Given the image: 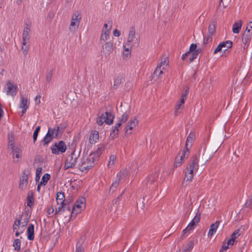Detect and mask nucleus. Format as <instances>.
Returning <instances> with one entry per match:
<instances>
[{
    "instance_id": "51",
    "label": "nucleus",
    "mask_w": 252,
    "mask_h": 252,
    "mask_svg": "<svg viewBox=\"0 0 252 252\" xmlns=\"http://www.w3.org/2000/svg\"><path fill=\"white\" fill-rule=\"evenodd\" d=\"M240 235V230L239 229H236L234 231V232L231 234V238L232 239H234L235 240V239L238 237Z\"/></svg>"
},
{
    "instance_id": "30",
    "label": "nucleus",
    "mask_w": 252,
    "mask_h": 252,
    "mask_svg": "<svg viewBox=\"0 0 252 252\" xmlns=\"http://www.w3.org/2000/svg\"><path fill=\"white\" fill-rule=\"evenodd\" d=\"M242 25V22L239 20L236 22L233 25L232 31L234 33H238L239 32Z\"/></svg>"
},
{
    "instance_id": "12",
    "label": "nucleus",
    "mask_w": 252,
    "mask_h": 252,
    "mask_svg": "<svg viewBox=\"0 0 252 252\" xmlns=\"http://www.w3.org/2000/svg\"><path fill=\"white\" fill-rule=\"evenodd\" d=\"M111 29V26H109L107 24L103 25L100 39L101 42H106L109 38Z\"/></svg>"
},
{
    "instance_id": "8",
    "label": "nucleus",
    "mask_w": 252,
    "mask_h": 252,
    "mask_svg": "<svg viewBox=\"0 0 252 252\" xmlns=\"http://www.w3.org/2000/svg\"><path fill=\"white\" fill-rule=\"evenodd\" d=\"M114 50V45L112 41L106 42L102 46V56L105 58L108 57Z\"/></svg>"
},
{
    "instance_id": "45",
    "label": "nucleus",
    "mask_w": 252,
    "mask_h": 252,
    "mask_svg": "<svg viewBox=\"0 0 252 252\" xmlns=\"http://www.w3.org/2000/svg\"><path fill=\"white\" fill-rule=\"evenodd\" d=\"M77 158H76V157L74 158V160L71 163H69V162H67L66 161V162H65V165H64L65 169H68L70 167H72L73 166H74L75 164H76V163L77 162Z\"/></svg>"
},
{
    "instance_id": "35",
    "label": "nucleus",
    "mask_w": 252,
    "mask_h": 252,
    "mask_svg": "<svg viewBox=\"0 0 252 252\" xmlns=\"http://www.w3.org/2000/svg\"><path fill=\"white\" fill-rule=\"evenodd\" d=\"M128 175H129L128 171L126 169H125L123 170V171L120 172L118 174L117 177L118 178L119 181H120V180L126 177V176H127Z\"/></svg>"
},
{
    "instance_id": "6",
    "label": "nucleus",
    "mask_w": 252,
    "mask_h": 252,
    "mask_svg": "<svg viewBox=\"0 0 252 252\" xmlns=\"http://www.w3.org/2000/svg\"><path fill=\"white\" fill-rule=\"evenodd\" d=\"M58 132L56 131L55 128L48 127V131L42 140L44 143L43 146H47L54 138H58Z\"/></svg>"
},
{
    "instance_id": "47",
    "label": "nucleus",
    "mask_w": 252,
    "mask_h": 252,
    "mask_svg": "<svg viewBox=\"0 0 252 252\" xmlns=\"http://www.w3.org/2000/svg\"><path fill=\"white\" fill-rule=\"evenodd\" d=\"M42 168L41 167H38L36 169V173H35V181L36 182L38 181L40 178V174L42 173Z\"/></svg>"
},
{
    "instance_id": "41",
    "label": "nucleus",
    "mask_w": 252,
    "mask_h": 252,
    "mask_svg": "<svg viewBox=\"0 0 252 252\" xmlns=\"http://www.w3.org/2000/svg\"><path fill=\"white\" fill-rule=\"evenodd\" d=\"M86 208V199L84 197L80 198V212Z\"/></svg>"
},
{
    "instance_id": "3",
    "label": "nucleus",
    "mask_w": 252,
    "mask_h": 252,
    "mask_svg": "<svg viewBox=\"0 0 252 252\" xmlns=\"http://www.w3.org/2000/svg\"><path fill=\"white\" fill-rule=\"evenodd\" d=\"M90 157V154H86L83 156L82 158V164L81 165V168H80V170L82 172H87L91 168H92L94 166V161L95 160H90L89 158Z\"/></svg>"
},
{
    "instance_id": "57",
    "label": "nucleus",
    "mask_w": 252,
    "mask_h": 252,
    "mask_svg": "<svg viewBox=\"0 0 252 252\" xmlns=\"http://www.w3.org/2000/svg\"><path fill=\"white\" fill-rule=\"evenodd\" d=\"M222 46L221 44V43H220L218 46L215 49V51H214V54H216L217 53L221 51L222 49Z\"/></svg>"
},
{
    "instance_id": "11",
    "label": "nucleus",
    "mask_w": 252,
    "mask_h": 252,
    "mask_svg": "<svg viewBox=\"0 0 252 252\" xmlns=\"http://www.w3.org/2000/svg\"><path fill=\"white\" fill-rule=\"evenodd\" d=\"M200 213L198 212H197L194 218L192 220L191 222L189 224L187 227L183 230V234L187 233H189L190 231L193 229L195 226L198 223L200 219Z\"/></svg>"
},
{
    "instance_id": "7",
    "label": "nucleus",
    "mask_w": 252,
    "mask_h": 252,
    "mask_svg": "<svg viewBox=\"0 0 252 252\" xmlns=\"http://www.w3.org/2000/svg\"><path fill=\"white\" fill-rule=\"evenodd\" d=\"M51 150L53 154L59 155L60 153H63L66 151V146L65 142L61 140L58 143L55 142L51 148Z\"/></svg>"
},
{
    "instance_id": "46",
    "label": "nucleus",
    "mask_w": 252,
    "mask_h": 252,
    "mask_svg": "<svg viewBox=\"0 0 252 252\" xmlns=\"http://www.w3.org/2000/svg\"><path fill=\"white\" fill-rule=\"evenodd\" d=\"M27 42H25V44L24 45L23 41H22V46L21 48V50H22L23 54L24 55H26L28 54V52L29 51V46H28V45H27Z\"/></svg>"
},
{
    "instance_id": "18",
    "label": "nucleus",
    "mask_w": 252,
    "mask_h": 252,
    "mask_svg": "<svg viewBox=\"0 0 252 252\" xmlns=\"http://www.w3.org/2000/svg\"><path fill=\"white\" fill-rule=\"evenodd\" d=\"M99 139V132L96 130H92L90 134L89 141L90 144H94Z\"/></svg>"
},
{
    "instance_id": "1",
    "label": "nucleus",
    "mask_w": 252,
    "mask_h": 252,
    "mask_svg": "<svg viewBox=\"0 0 252 252\" xmlns=\"http://www.w3.org/2000/svg\"><path fill=\"white\" fill-rule=\"evenodd\" d=\"M198 158L196 157H194L187 165L182 183L184 186L187 185V182L190 183L192 181L194 175L198 169Z\"/></svg>"
},
{
    "instance_id": "27",
    "label": "nucleus",
    "mask_w": 252,
    "mask_h": 252,
    "mask_svg": "<svg viewBox=\"0 0 252 252\" xmlns=\"http://www.w3.org/2000/svg\"><path fill=\"white\" fill-rule=\"evenodd\" d=\"M219 224L220 221H216L215 222L211 224L208 232V236H212L216 232Z\"/></svg>"
},
{
    "instance_id": "17",
    "label": "nucleus",
    "mask_w": 252,
    "mask_h": 252,
    "mask_svg": "<svg viewBox=\"0 0 252 252\" xmlns=\"http://www.w3.org/2000/svg\"><path fill=\"white\" fill-rule=\"evenodd\" d=\"M26 26L24 28L22 35L24 45L25 44V42H28L29 41V33L31 32L30 25L26 23Z\"/></svg>"
},
{
    "instance_id": "26",
    "label": "nucleus",
    "mask_w": 252,
    "mask_h": 252,
    "mask_svg": "<svg viewBox=\"0 0 252 252\" xmlns=\"http://www.w3.org/2000/svg\"><path fill=\"white\" fill-rule=\"evenodd\" d=\"M78 16H79V14H78L77 15L76 13H74L72 16V20H71L70 25L69 27V30L71 32H74L76 29L75 21H78V19H79L78 18Z\"/></svg>"
},
{
    "instance_id": "36",
    "label": "nucleus",
    "mask_w": 252,
    "mask_h": 252,
    "mask_svg": "<svg viewBox=\"0 0 252 252\" xmlns=\"http://www.w3.org/2000/svg\"><path fill=\"white\" fill-rule=\"evenodd\" d=\"M66 126L63 125L62 124H60V125L57 126L56 127H55L56 131L58 132V135H60V136L62 135V134L63 133L64 130L65 128H66Z\"/></svg>"
},
{
    "instance_id": "42",
    "label": "nucleus",
    "mask_w": 252,
    "mask_h": 252,
    "mask_svg": "<svg viewBox=\"0 0 252 252\" xmlns=\"http://www.w3.org/2000/svg\"><path fill=\"white\" fill-rule=\"evenodd\" d=\"M223 50L225 51L227 48H230L232 47V42L229 40H227L224 42L221 43Z\"/></svg>"
},
{
    "instance_id": "4",
    "label": "nucleus",
    "mask_w": 252,
    "mask_h": 252,
    "mask_svg": "<svg viewBox=\"0 0 252 252\" xmlns=\"http://www.w3.org/2000/svg\"><path fill=\"white\" fill-rule=\"evenodd\" d=\"M113 115L108 112H106L98 117L96 122L99 126H102L104 123L110 125L113 123Z\"/></svg>"
},
{
    "instance_id": "60",
    "label": "nucleus",
    "mask_w": 252,
    "mask_h": 252,
    "mask_svg": "<svg viewBox=\"0 0 252 252\" xmlns=\"http://www.w3.org/2000/svg\"><path fill=\"white\" fill-rule=\"evenodd\" d=\"M113 35L115 37H119L120 36L121 33L117 29H115L113 32Z\"/></svg>"
},
{
    "instance_id": "37",
    "label": "nucleus",
    "mask_w": 252,
    "mask_h": 252,
    "mask_svg": "<svg viewBox=\"0 0 252 252\" xmlns=\"http://www.w3.org/2000/svg\"><path fill=\"white\" fill-rule=\"evenodd\" d=\"M51 178V176L48 173H45L43 175V176L42 177L41 181H40V183H42V184L44 186L46 185L47 183H48V181L49 180V179Z\"/></svg>"
},
{
    "instance_id": "19",
    "label": "nucleus",
    "mask_w": 252,
    "mask_h": 252,
    "mask_svg": "<svg viewBox=\"0 0 252 252\" xmlns=\"http://www.w3.org/2000/svg\"><path fill=\"white\" fill-rule=\"evenodd\" d=\"M27 238L29 240H33L34 238V225L30 223L27 230Z\"/></svg>"
},
{
    "instance_id": "2",
    "label": "nucleus",
    "mask_w": 252,
    "mask_h": 252,
    "mask_svg": "<svg viewBox=\"0 0 252 252\" xmlns=\"http://www.w3.org/2000/svg\"><path fill=\"white\" fill-rule=\"evenodd\" d=\"M199 50L197 49L196 44L192 43L189 47V51L182 55V59L183 60H186L187 57H189V62H192L197 58Z\"/></svg>"
},
{
    "instance_id": "29",
    "label": "nucleus",
    "mask_w": 252,
    "mask_h": 252,
    "mask_svg": "<svg viewBox=\"0 0 252 252\" xmlns=\"http://www.w3.org/2000/svg\"><path fill=\"white\" fill-rule=\"evenodd\" d=\"M76 208L79 209V198L76 200L73 206L69 219L70 220H72L73 218H75L78 214V212L76 211Z\"/></svg>"
},
{
    "instance_id": "32",
    "label": "nucleus",
    "mask_w": 252,
    "mask_h": 252,
    "mask_svg": "<svg viewBox=\"0 0 252 252\" xmlns=\"http://www.w3.org/2000/svg\"><path fill=\"white\" fill-rule=\"evenodd\" d=\"M116 161V157L115 155H111L109 157L107 166L109 168L113 167Z\"/></svg>"
},
{
    "instance_id": "21",
    "label": "nucleus",
    "mask_w": 252,
    "mask_h": 252,
    "mask_svg": "<svg viewBox=\"0 0 252 252\" xmlns=\"http://www.w3.org/2000/svg\"><path fill=\"white\" fill-rule=\"evenodd\" d=\"M124 51L123 52V58L125 59L129 58L131 55L132 46L127 45L126 44H123Z\"/></svg>"
},
{
    "instance_id": "13",
    "label": "nucleus",
    "mask_w": 252,
    "mask_h": 252,
    "mask_svg": "<svg viewBox=\"0 0 252 252\" xmlns=\"http://www.w3.org/2000/svg\"><path fill=\"white\" fill-rule=\"evenodd\" d=\"M188 93L189 89H187L185 90V92L181 94V98L180 100L177 102L175 106L176 112H178L179 109H182L183 107L185 100L187 98V95H188Z\"/></svg>"
},
{
    "instance_id": "49",
    "label": "nucleus",
    "mask_w": 252,
    "mask_h": 252,
    "mask_svg": "<svg viewBox=\"0 0 252 252\" xmlns=\"http://www.w3.org/2000/svg\"><path fill=\"white\" fill-rule=\"evenodd\" d=\"M128 117V115L127 113H125L122 115L119 121L122 124L125 123L127 120Z\"/></svg>"
},
{
    "instance_id": "43",
    "label": "nucleus",
    "mask_w": 252,
    "mask_h": 252,
    "mask_svg": "<svg viewBox=\"0 0 252 252\" xmlns=\"http://www.w3.org/2000/svg\"><path fill=\"white\" fill-rule=\"evenodd\" d=\"M40 130V126H37L36 127L34 132H33V143H34L37 140V136H38V133L39 132Z\"/></svg>"
},
{
    "instance_id": "20",
    "label": "nucleus",
    "mask_w": 252,
    "mask_h": 252,
    "mask_svg": "<svg viewBox=\"0 0 252 252\" xmlns=\"http://www.w3.org/2000/svg\"><path fill=\"white\" fill-rule=\"evenodd\" d=\"M188 156V151H183L182 155L180 156L179 158H176L174 163V165L176 167L180 166L183 163L184 159L187 158Z\"/></svg>"
},
{
    "instance_id": "34",
    "label": "nucleus",
    "mask_w": 252,
    "mask_h": 252,
    "mask_svg": "<svg viewBox=\"0 0 252 252\" xmlns=\"http://www.w3.org/2000/svg\"><path fill=\"white\" fill-rule=\"evenodd\" d=\"M22 239V237H20V239H16L14 240L13 243V246L14 248V250L16 251H19L21 249V240Z\"/></svg>"
},
{
    "instance_id": "48",
    "label": "nucleus",
    "mask_w": 252,
    "mask_h": 252,
    "mask_svg": "<svg viewBox=\"0 0 252 252\" xmlns=\"http://www.w3.org/2000/svg\"><path fill=\"white\" fill-rule=\"evenodd\" d=\"M163 70H164L161 69L160 68L157 66L154 71V75H156L158 77H159L161 75L163 74Z\"/></svg>"
},
{
    "instance_id": "40",
    "label": "nucleus",
    "mask_w": 252,
    "mask_h": 252,
    "mask_svg": "<svg viewBox=\"0 0 252 252\" xmlns=\"http://www.w3.org/2000/svg\"><path fill=\"white\" fill-rule=\"evenodd\" d=\"M29 104V102H28V100L24 98V97L21 95V103H20V108H23L24 106H26V107H29L28 105Z\"/></svg>"
},
{
    "instance_id": "22",
    "label": "nucleus",
    "mask_w": 252,
    "mask_h": 252,
    "mask_svg": "<svg viewBox=\"0 0 252 252\" xmlns=\"http://www.w3.org/2000/svg\"><path fill=\"white\" fill-rule=\"evenodd\" d=\"M195 138V134L193 132H190L188 136L186 143V148L187 151L191 147L193 141L194 140Z\"/></svg>"
},
{
    "instance_id": "53",
    "label": "nucleus",
    "mask_w": 252,
    "mask_h": 252,
    "mask_svg": "<svg viewBox=\"0 0 252 252\" xmlns=\"http://www.w3.org/2000/svg\"><path fill=\"white\" fill-rule=\"evenodd\" d=\"M75 152V150H74L71 154L70 156H69L66 158V161L69 162V163H71L74 160V158L73 157V155H74Z\"/></svg>"
},
{
    "instance_id": "38",
    "label": "nucleus",
    "mask_w": 252,
    "mask_h": 252,
    "mask_svg": "<svg viewBox=\"0 0 252 252\" xmlns=\"http://www.w3.org/2000/svg\"><path fill=\"white\" fill-rule=\"evenodd\" d=\"M67 204H64L63 202H61L60 206L57 209H56L55 215H58L60 214L61 212H63L65 211V207Z\"/></svg>"
},
{
    "instance_id": "39",
    "label": "nucleus",
    "mask_w": 252,
    "mask_h": 252,
    "mask_svg": "<svg viewBox=\"0 0 252 252\" xmlns=\"http://www.w3.org/2000/svg\"><path fill=\"white\" fill-rule=\"evenodd\" d=\"M123 124L120 122L119 121L116 125L115 126V129L113 130L112 133H111V136L112 137V138H114V136L118 135V128L121 126Z\"/></svg>"
},
{
    "instance_id": "24",
    "label": "nucleus",
    "mask_w": 252,
    "mask_h": 252,
    "mask_svg": "<svg viewBox=\"0 0 252 252\" xmlns=\"http://www.w3.org/2000/svg\"><path fill=\"white\" fill-rule=\"evenodd\" d=\"M27 206L30 207H32L34 203L33 192L32 190L30 191L28 193L27 197Z\"/></svg>"
},
{
    "instance_id": "15",
    "label": "nucleus",
    "mask_w": 252,
    "mask_h": 252,
    "mask_svg": "<svg viewBox=\"0 0 252 252\" xmlns=\"http://www.w3.org/2000/svg\"><path fill=\"white\" fill-rule=\"evenodd\" d=\"M104 149L105 147L103 145H99L96 151L89 153L90 154V158L89 159L90 160H92V161L97 159L104 150Z\"/></svg>"
},
{
    "instance_id": "31",
    "label": "nucleus",
    "mask_w": 252,
    "mask_h": 252,
    "mask_svg": "<svg viewBox=\"0 0 252 252\" xmlns=\"http://www.w3.org/2000/svg\"><path fill=\"white\" fill-rule=\"evenodd\" d=\"M12 150V152L13 154V158H19L20 157V154L22 153V151L20 148L19 146H15L13 148H10Z\"/></svg>"
},
{
    "instance_id": "9",
    "label": "nucleus",
    "mask_w": 252,
    "mask_h": 252,
    "mask_svg": "<svg viewBox=\"0 0 252 252\" xmlns=\"http://www.w3.org/2000/svg\"><path fill=\"white\" fill-rule=\"evenodd\" d=\"M252 38V22H250L247 26L245 31L242 36L243 43L246 44Z\"/></svg>"
},
{
    "instance_id": "16",
    "label": "nucleus",
    "mask_w": 252,
    "mask_h": 252,
    "mask_svg": "<svg viewBox=\"0 0 252 252\" xmlns=\"http://www.w3.org/2000/svg\"><path fill=\"white\" fill-rule=\"evenodd\" d=\"M7 86V94L15 96L16 94L18 87L17 85H14L10 81H8L6 83Z\"/></svg>"
},
{
    "instance_id": "52",
    "label": "nucleus",
    "mask_w": 252,
    "mask_h": 252,
    "mask_svg": "<svg viewBox=\"0 0 252 252\" xmlns=\"http://www.w3.org/2000/svg\"><path fill=\"white\" fill-rule=\"evenodd\" d=\"M76 180H74L73 181H71L70 185L71 186V188H72L74 189H76V190H78L79 189V187L78 186V184L76 183Z\"/></svg>"
},
{
    "instance_id": "23",
    "label": "nucleus",
    "mask_w": 252,
    "mask_h": 252,
    "mask_svg": "<svg viewBox=\"0 0 252 252\" xmlns=\"http://www.w3.org/2000/svg\"><path fill=\"white\" fill-rule=\"evenodd\" d=\"M25 213L26 215V217L24 219V221L23 222V225L22 227L24 228L25 227L28 223L30 219L31 216V209L25 207Z\"/></svg>"
},
{
    "instance_id": "25",
    "label": "nucleus",
    "mask_w": 252,
    "mask_h": 252,
    "mask_svg": "<svg viewBox=\"0 0 252 252\" xmlns=\"http://www.w3.org/2000/svg\"><path fill=\"white\" fill-rule=\"evenodd\" d=\"M63 202L64 204H67V200L65 199L64 193L63 191H58L57 193L56 201L57 204L60 203V201Z\"/></svg>"
},
{
    "instance_id": "55",
    "label": "nucleus",
    "mask_w": 252,
    "mask_h": 252,
    "mask_svg": "<svg viewBox=\"0 0 252 252\" xmlns=\"http://www.w3.org/2000/svg\"><path fill=\"white\" fill-rule=\"evenodd\" d=\"M123 80V78L120 77H117L114 80V85H116V86L119 85L120 83H121L122 82Z\"/></svg>"
},
{
    "instance_id": "64",
    "label": "nucleus",
    "mask_w": 252,
    "mask_h": 252,
    "mask_svg": "<svg viewBox=\"0 0 252 252\" xmlns=\"http://www.w3.org/2000/svg\"><path fill=\"white\" fill-rule=\"evenodd\" d=\"M235 242V240L234 239H232L231 238L229 240H228V241L227 242V245L232 246L234 244Z\"/></svg>"
},
{
    "instance_id": "28",
    "label": "nucleus",
    "mask_w": 252,
    "mask_h": 252,
    "mask_svg": "<svg viewBox=\"0 0 252 252\" xmlns=\"http://www.w3.org/2000/svg\"><path fill=\"white\" fill-rule=\"evenodd\" d=\"M169 60L167 58H164L161 60L160 63L157 66V67L165 70L169 65Z\"/></svg>"
},
{
    "instance_id": "54",
    "label": "nucleus",
    "mask_w": 252,
    "mask_h": 252,
    "mask_svg": "<svg viewBox=\"0 0 252 252\" xmlns=\"http://www.w3.org/2000/svg\"><path fill=\"white\" fill-rule=\"evenodd\" d=\"M52 75L53 72L52 70H51L47 73L46 75V80L47 82H49L51 80Z\"/></svg>"
},
{
    "instance_id": "62",
    "label": "nucleus",
    "mask_w": 252,
    "mask_h": 252,
    "mask_svg": "<svg viewBox=\"0 0 252 252\" xmlns=\"http://www.w3.org/2000/svg\"><path fill=\"white\" fill-rule=\"evenodd\" d=\"M42 161V159L39 156H37L34 160L35 163H38Z\"/></svg>"
},
{
    "instance_id": "44",
    "label": "nucleus",
    "mask_w": 252,
    "mask_h": 252,
    "mask_svg": "<svg viewBox=\"0 0 252 252\" xmlns=\"http://www.w3.org/2000/svg\"><path fill=\"white\" fill-rule=\"evenodd\" d=\"M158 177V173H156L152 175H151L149 177V181L148 182H149L151 184H153L154 183L155 181L157 180V178Z\"/></svg>"
},
{
    "instance_id": "10",
    "label": "nucleus",
    "mask_w": 252,
    "mask_h": 252,
    "mask_svg": "<svg viewBox=\"0 0 252 252\" xmlns=\"http://www.w3.org/2000/svg\"><path fill=\"white\" fill-rule=\"evenodd\" d=\"M138 124V121L135 117L131 118L127 123L125 130L126 133L127 135H130L132 133V131L136 127Z\"/></svg>"
},
{
    "instance_id": "5",
    "label": "nucleus",
    "mask_w": 252,
    "mask_h": 252,
    "mask_svg": "<svg viewBox=\"0 0 252 252\" xmlns=\"http://www.w3.org/2000/svg\"><path fill=\"white\" fill-rule=\"evenodd\" d=\"M138 42V38L136 36V30L134 27H131L128 32L126 41L124 44L127 45H131Z\"/></svg>"
},
{
    "instance_id": "58",
    "label": "nucleus",
    "mask_w": 252,
    "mask_h": 252,
    "mask_svg": "<svg viewBox=\"0 0 252 252\" xmlns=\"http://www.w3.org/2000/svg\"><path fill=\"white\" fill-rule=\"evenodd\" d=\"M119 185V180L117 181V180H116L114 183H113V184H112L111 187H110V190H112L113 189V188H117L118 187Z\"/></svg>"
},
{
    "instance_id": "56",
    "label": "nucleus",
    "mask_w": 252,
    "mask_h": 252,
    "mask_svg": "<svg viewBox=\"0 0 252 252\" xmlns=\"http://www.w3.org/2000/svg\"><path fill=\"white\" fill-rule=\"evenodd\" d=\"M211 36L212 35H211L210 34H208L207 37L204 38V43L205 44H207V43H208V42H210L212 40Z\"/></svg>"
},
{
    "instance_id": "33",
    "label": "nucleus",
    "mask_w": 252,
    "mask_h": 252,
    "mask_svg": "<svg viewBox=\"0 0 252 252\" xmlns=\"http://www.w3.org/2000/svg\"><path fill=\"white\" fill-rule=\"evenodd\" d=\"M216 23L215 22H213L208 27V34L213 35L216 32Z\"/></svg>"
},
{
    "instance_id": "61",
    "label": "nucleus",
    "mask_w": 252,
    "mask_h": 252,
    "mask_svg": "<svg viewBox=\"0 0 252 252\" xmlns=\"http://www.w3.org/2000/svg\"><path fill=\"white\" fill-rule=\"evenodd\" d=\"M40 98H41L40 95H37L36 96V97H35L36 104H39V103H40Z\"/></svg>"
},
{
    "instance_id": "50",
    "label": "nucleus",
    "mask_w": 252,
    "mask_h": 252,
    "mask_svg": "<svg viewBox=\"0 0 252 252\" xmlns=\"http://www.w3.org/2000/svg\"><path fill=\"white\" fill-rule=\"evenodd\" d=\"M193 246V242L192 241L189 242L185 247L184 251L185 252H189Z\"/></svg>"
},
{
    "instance_id": "63",
    "label": "nucleus",
    "mask_w": 252,
    "mask_h": 252,
    "mask_svg": "<svg viewBox=\"0 0 252 252\" xmlns=\"http://www.w3.org/2000/svg\"><path fill=\"white\" fill-rule=\"evenodd\" d=\"M21 223V221H20V220H16L14 222L13 225L17 226L18 227H19Z\"/></svg>"
},
{
    "instance_id": "14",
    "label": "nucleus",
    "mask_w": 252,
    "mask_h": 252,
    "mask_svg": "<svg viewBox=\"0 0 252 252\" xmlns=\"http://www.w3.org/2000/svg\"><path fill=\"white\" fill-rule=\"evenodd\" d=\"M28 169H25L23 171V174L20 178L19 188L20 189H24L27 186L28 181V175H29Z\"/></svg>"
},
{
    "instance_id": "59",
    "label": "nucleus",
    "mask_w": 252,
    "mask_h": 252,
    "mask_svg": "<svg viewBox=\"0 0 252 252\" xmlns=\"http://www.w3.org/2000/svg\"><path fill=\"white\" fill-rule=\"evenodd\" d=\"M14 147H15L14 141L11 140H8V148H13Z\"/></svg>"
}]
</instances>
